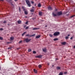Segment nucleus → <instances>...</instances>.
<instances>
[{"instance_id":"obj_39","label":"nucleus","mask_w":75,"mask_h":75,"mask_svg":"<svg viewBox=\"0 0 75 75\" xmlns=\"http://www.w3.org/2000/svg\"><path fill=\"white\" fill-rule=\"evenodd\" d=\"M10 49H11V47H8V50H10Z\"/></svg>"},{"instance_id":"obj_30","label":"nucleus","mask_w":75,"mask_h":75,"mask_svg":"<svg viewBox=\"0 0 75 75\" xmlns=\"http://www.w3.org/2000/svg\"><path fill=\"white\" fill-rule=\"evenodd\" d=\"M29 28V27H28V26H27L25 28V29H26V30H27V29H28V28Z\"/></svg>"},{"instance_id":"obj_22","label":"nucleus","mask_w":75,"mask_h":75,"mask_svg":"<svg viewBox=\"0 0 75 75\" xmlns=\"http://www.w3.org/2000/svg\"><path fill=\"white\" fill-rule=\"evenodd\" d=\"M54 41H57V40H58V39L57 38H54L53 39Z\"/></svg>"},{"instance_id":"obj_26","label":"nucleus","mask_w":75,"mask_h":75,"mask_svg":"<svg viewBox=\"0 0 75 75\" xmlns=\"http://www.w3.org/2000/svg\"><path fill=\"white\" fill-rule=\"evenodd\" d=\"M18 10H19V12H20L21 11V8H20V7H19V9H18Z\"/></svg>"},{"instance_id":"obj_14","label":"nucleus","mask_w":75,"mask_h":75,"mask_svg":"<svg viewBox=\"0 0 75 75\" xmlns=\"http://www.w3.org/2000/svg\"><path fill=\"white\" fill-rule=\"evenodd\" d=\"M32 51V50L31 49H29L28 50V52H31Z\"/></svg>"},{"instance_id":"obj_36","label":"nucleus","mask_w":75,"mask_h":75,"mask_svg":"<svg viewBox=\"0 0 75 75\" xmlns=\"http://www.w3.org/2000/svg\"><path fill=\"white\" fill-rule=\"evenodd\" d=\"M31 3L32 4H34V2L33 1H31Z\"/></svg>"},{"instance_id":"obj_44","label":"nucleus","mask_w":75,"mask_h":75,"mask_svg":"<svg viewBox=\"0 0 75 75\" xmlns=\"http://www.w3.org/2000/svg\"><path fill=\"white\" fill-rule=\"evenodd\" d=\"M68 37H69V36H70V35H69V34L67 35Z\"/></svg>"},{"instance_id":"obj_58","label":"nucleus","mask_w":75,"mask_h":75,"mask_svg":"<svg viewBox=\"0 0 75 75\" xmlns=\"http://www.w3.org/2000/svg\"><path fill=\"white\" fill-rule=\"evenodd\" d=\"M0 1H3V0H0Z\"/></svg>"},{"instance_id":"obj_55","label":"nucleus","mask_w":75,"mask_h":75,"mask_svg":"<svg viewBox=\"0 0 75 75\" xmlns=\"http://www.w3.org/2000/svg\"><path fill=\"white\" fill-rule=\"evenodd\" d=\"M47 27V25H46L45 26V27Z\"/></svg>"},{"instance_id":"obj_50","label":"nucleus","mask_w":75,"mask_h":75,"mask_svg":"<svg viewBox=\"0 0 75 75\" xmlns=\"http://www.w3.org/2000/svg\"><path fill=\"white\" fill-rule=\"evenodd\" d=\"M35 8L34 7H33V6L32 7V8Z\"/></svg>"},{"instance_id":"obj_4","label":"nucleus","mask_w":75,"mask_h":75,"mask_svg":"<svg viewBox=\"0 0 75 75\" xmlns=\"http://www.w3.org/2000/svg\"><path fill=\"white\" fill-rule=\"evenodd\" d=\"M62 11L59 12L57 13V15L58 16H61V15H62Z\"/></svg>"},{"instance_id":"obj_25","label":"nucleus","mask_w":75,"mask_h":75,"mask_svg":"<svg viewBox=\"0 0 75 75\" xmlns=\"http://www.w3.org/2000/svg\"><path fill=\"white\" fill-rule=\"evenodd\" d=\"M38 29V28H33V30H37Z\"/></svg>"},{"instance_id":"obj_6","label":"nucleus","mask_w":75,"mask_h":75,"mask_svg":"<svg viewBox=\"0 0 75 75\" xmlns=\"http://www.w3.org/2000/svg\"><path fill=\"white\" fill-rule=\"evenodd\" d=\"M42 51L43 52H47V49L45 48L44 49H42Z\"/></svg>"},{"instance_id":"obj_2","label":"nucleus","mask_w":75,"mask_h":75,"mask_svg":"<svg viewBox=\"0 0 75 75\" xmlns=\"http://www.w3.org/2000/svg\"><path fill=\"white\" fill-rule=\"evenodd\" d=\"M60 33L58 32H56L54 33L53 34V35L54 36H58L59 34Z\"/></svg>"},{"instance_id":"obj_16","label":"nucleus","mask_w":75,"mask_h":75,"mask_svg":"<svg viewBox=\"0 0 75 75\" xmlns=\"http://www.w3.org/2000/svg\"><path fill=\"white\" fill-rule=\"evenodd\" d=\"M63 75V73L62 72H60L59 75Z\"/></svg>"},{"instance_id":"obj_20","label":"nucleus","mask_w":75,"mask_h":75,"mask_svg":"<svg viewBox=\"0 0 75 75\" xmlns=\"http://www.w3.org/2000/svg\"><path fill=\"white\" fill-rule=\"evenodd\" d=\"M22 8L23 9V11H25V8H24V7L22 6Z\"/></svg>"},{"instance_id":"obj_13","label":"nucleus","mask_w":75,"mask_h":75,"mask_svg":"<svg viewBox=\"0 0 75 75\" xmlns=\"http://www.w3.org/2000/svg\"><path fill=\"white\" fill-rule=\"evenodd\" d=\"M61 44H62V45H65V44H66V42H62Z\"/></svg>"},{"instance_id":"obj_54","label":"nucleus","mask_w":75,"mask_h":75,"mask_svg":"<svg viewBox=\"0 0 75 75\" xmlns=\"http://www.w3.org/2000/svg\"><path fill=\"white\" fill-rule=\"evenodd\" d=\"M14 1H17V0H14Z\"/></svg>"},{"instance_id":"obj_28","label":"nucleus","mask_w":75,"mask_h":75,"mask_svg":"<svg viewBox=\"0 0 75 75\" xmlns=\"http://www.w3.org/2000/svg\"><path fill=\"white\" fill-rule=\"evenodd\" d=\"M33 54H36V52L35 51H33Z\"/></svg>"},{"instance_id":"obj_33","label":"nucleus","mask_w":75,"mask_h":75,"mask_svg":"<svg viewBox=\"0 0 75 75\" xmlns=\"http://www.w3.org/2000/svg\"><path fill=\"white\" fill-rule=\"evenodd\" d=\"M26 37H28V36H30V35L29 34H27L26 35Z\"/></svg>"},{"instance_id":"obj_17","label":"nucleus","mask_w":75,"mask_h":75,"mask_svg":"<svg viewBox=\"0 0 75 75\" xmlns=\"http://www.w3.org/2000/svg\"><path fill=\"white\" fill-rule=\"evenodd\" d=\"M30 11L31 12H34V9H31L30 10Z\"/></svg>"},{"instance_id":"obj_53","label":"nucleus","mask_w":75,"mask_h":75,"mask_svg":"<svg viewBox=\"0 0 75 75\" xmlns=\"http://www.w3.org/2000/svg\"><path fill=\"white\" fill-rule=\"evenodd\" d=\"M47 64H48V65H49V63H47Z\"/></svg>"},{"instance_id":"obj_31","label":"nucleus","mask_w":75,"mask_h":75,"mask_svg":"<svg viewBox=\"0 0 75 75\" xmlns=\"http://www.w3.org/2000/svg\"><path fill=\"white\" fill-rule=\"evenodd\" d=\"M68 36H66L65 37V39H68Z\"/></svg>"},{"instance_id":"obj_52","label":"nucleus","mask_w":75,"mask_h":75,"mask_svg":"<svg viewBox=\"0 0 75 75\" xmlns=\"http://www.w3.org/2000/svg\"><path fill=\"white\" fill-rule=\"evenodd\" d=\"M27 18V16H25V18Z\"/></svg>"},{"instance_id":"obj_60","label":"nucleus","mask_w":75,"mask_h":75,"mask_svg":"<svg viewBox=\"0 0 75 75\" xmlns=\"http://www.w3.org/2000/svg\"><path fill=\"white\" fill-rule=\"evenodd\" d=\"M8 25H9V24H8Z\"/></svg>"},{"instance_id":"obj_11","label":"nucleus","mask_w":75,"mask_h":75,"mask_svg":"<svg viewBox=\"0 0 75 75\" xmlns=\"http://www.w3.org/2000/svg\"><path fill=\"white\" fill-rule=\"evenodd\" d=\"M41 36L40 35H38V36H37L36 37V38H39Z\"/></svg>"},{"instance_id":"obj_1","label":"nucleus","mask_w":75,"mask_h":75,"mask_svg":"<svg viewBox=\"0 0 75 75\" xmlns=\"http://www.w3.org/2000/svg\"><path fill=\"white\" fill-rule=\"evenodd\" d=\"M26 3L28 7H31V3H30V1H29V0H26Z\"/></svg>"},{"instance_id":"obj_46","label":"nucleus","mask_w":75,"mask_h":75,"mask_svg":"<svg viewBox=\"0 0 75 75\" xmlns=\"http://www.w3.org/2000/svg\"><path fill=\"white\" fill-rule=\"evenodd\" d=\"M26 26L25 25H24V28H25V27H26Z\"/></svg>"},{"instance_id":"obj_27","label":"nucleus","mask_w":75,"mask_h":75,"mask_svg":"<svg viewBox=\"0 0 75 75\" xmlns=\"http://www.w3.org/2000/svg\"><path fill=\"white\" fill-rule=\"evenodd\" d=\"M49 36H50V37H52V35L51 34H49Z\"/></svg>"},{"instance_id":"obj_8","label":"nucleus","mask_w":75,"mask_h":75,"mask_svg":"<svg viewBox=\"0 0 75 75\" xmlns=\"http://www.w3.org/2000/svg\"><path fill=\"white\" fill-rule=\"evenodd\" d=\"M42 12H39V15L40 16H42Z\"/></svg>"},{"instance_id":"obj_3","label":"nucleus","mask_w":75,"mask_h":75,"mask_svg":"<svg viewBox=\"0 0 75 75\" xmlns=\"http://www.w3.org/2000/svg\"><path fill=\"white\" fill-rule=\"evenodd\" d=\"M31 39H29L28 38L25 39L24 40V41H26V42H30L31 41Z\"/></svg>"},{"instance_id":"obj_10","label":"nucleus","mask_w":75,"mask_h":75,"mask_svg":"<svg viewBox=\"0 0 75 75\" xmlns=\"http://www.w3.org/2000/svg\"><path fill=\"white\" fill-rule=\"evenodd\" d=\"M38 7H41V4L39 3L38 4Z\"/></svg>"},{"instance_id":"obj_57","label":"nucleus","mask_w":75,"mask_h":75,"mask_svg":"<svg viewBox=\"0 0 75 75\" xmlns=\"http://www.w3.org/2000/svg\"><path fill=\"white\" fill-rule=\"evenodd\" d=\"M36 6V4H35V6Z\"/></svg>"},{"instance_id":"obj_35","label":"nucleus","mask_w":75,"mask_h":75,"mask_svg":"<svg viewBox=\"0 0 75 75\" xmlns=\"http://www.w3.org/2000/svg\"><path fill=\"white\" fill-rule=\"evenodd\" d=\"M22 42V40H21L20 41V42H19V44H20V43H21Z\"/></svg>"},{"instance_id":"obj_37","label":"nucleus","mask_w":75,"mask_h":75,"mask_svg":"<svg viewBox=\"0 0 75 75\" xmlns=\"http://www.w3.org/2000/svg\"><path fill=\"white\" fill-rule=\"evenodd\" d=\"M67 74V72H64V74Z\"/></svg>"},{"instance_id":"obj_45","label":"nucleus","mask_w":75,"mask_h":75,"mask_svg":"<svg viewBox=\"0 0 75 75\" xmlns=\"http://www.w3.org/2000/svg\"><path fill=\"white\" fill-rule=\"evenodd\" d=\"M55 11H57V9H55Z\"/></svg>"},{"instance_id":"obj_34","label":"nucleus","mask_w":75,"mask_h":75,"mask_svg":"<svg viewBox=\"0 0 75 75\" xmlns=\"http://www.w3.org/2000/svg\"><path fill=\"white\" fill-rule=\"evenodd\" d=\"M7 23V22L6 21H4L3 22L4 23Z\"/></svg>"},{"instance_id":"obj_40","label":"nucleus","mask_w":75,"mask_h":75,"mask_svg":"<svg viewBox=\"0 0 75 75\" xmlns=\"http://www.w3.org/2000/svg\"><path fill=\"white\" fill-rule=\"evenodd\" d=\"M9 43H11V42H7V44H9Z\"/></svg>"},{"instance_id":"obj_43","label":"nucleus","mask_w":75,"mask_h":75,"mask_svg":"<svg viewBox=\"0 0 75 75\" xmlns=\"http://www.w3.org/2000/svg\"><path fill=\"white\" fill-rule=\"evenodd\" d=\"M26 24H28V22H26L25 23Z\"/></svg>"},{"instance_id":"obj_9","label":"nucleus","mask_w":75,"mask_h":75,"mask_svg":"<svg viewBox=\"0 0 75 75\" xmlns=\"http://www.w3.org/2000/svg\"><path fill=\"white\" fill-rule=\"evenodd\" d=\"M52 14L54 17H56V16H57V14H55V13H54V12L52 13Z\"/></svg>"},{"instance_id":"obj_56","label":"nucleus","mask_w":75,"mask_h":75,"mask_svg":"<svg viewBox=\"0 0 75 75\" xmlns=\"http://www.w3.org/2000/svg\"><path fill=\"white\" fill-rule=\"evenodd\" d=\"M11 5H12V6H13V4H12V3H11Z\"/></svg>"},{"instance_id":"obj_32","label":"nucleus","mask_w":75,"mask_h":75,"mask_svg":"<svg viewBox=\"0 0 75 75\" xmlns=\"http://www.w3.org/2000/svg\"><path fill=\"white\" fill-rule=\"evenodd\" d=\"M75 16V15L72 16H71L70 18H72V17H74Z\"/></svg>"},{"instance_id":"obj_29","label":"nucleus","mask_w":75,"mask_h":75,"mask_svg":"<svg viewBox=\"0 0 75 75\" xmlns=\"http://www.w3.org/2000/svg\"><path fill=\"white\" fill-rule=\"evenodd\" d=\"M0 40H3V38H2L1 37H0Z\"/></svg>"},{"instance_id":"obj_49","label":"nucleus","mask_w":75,"mask_h":75,"mask_svg":"<svg viewBox=\"0 0 75 75\" xmlns=\"http://www.w3.org/2000/svg\"><path fill=\"white\" fill-rule=\"evenodd\" d=\"M73 48H75V45L74 46Z\"/></svg>"},{"instance_id":"obj_59","label":"nucleus","mask_w":75,"mask_h":75,"mask_svg":"<svg viewBox=\"0 0 75 75\" xmlns=\"http://www.w3.org/2000/svg\"><path fill=\"white\" fill-rule=\"evenodd\" d=\"M52 67H54V65H53V66H52Z\"/></svg>"},{"instance_id":"obj_48","label":"nucleus","mask_w":75,"mask_h":75,"mask_svg":"<svg viewBox=\"0 0 75 75\" xmlns=\"http://www.w3.org/2000/svg\"><path fill=\"white\" fill-rule=\"evenodd\" d=\"M19 49H20V48H17V50H19Z\"/></svg>"},{"instance_id":"obj_42","label":"nucleus","mask_w":75,"mask_h":75,"mask_svg":"<svg viewBox=\"0 0 75 75\" xmlns=\"http://www.w3.org/2000/svg\"><path fill=\"white\" fill-rule=\"evenodd\" d=\"M7 1L8 2V1H11V0H8Z\"/></svg>"},{"instance_id":"obj_19","label":"nucleus","mask_w":75,"mask_h":75,"mask_svg":"<svg viewBox=\"0 0 75 75\" xmlns=\"http://www.w3.org/2000/svg\"><path fill=\"white\" fill-rule=\"evenodd\" d=\"M33 71L35 73H37V70H35V69H34Z\"/></svg>"},{"instance_id":"obj_41","label":"nucleus","mask_w":75,"mask_h":75,"mask_svg":"<svg viewBox=\"0 0 75 75\" xmlns=\"http://www.w3.org/2000/svg\"><path fill=\"white\" fill-rule=\"evenodd\" d=\"M73 38V37H71V38H70V39L71 40H72V38Z\"/></svg>"},{"instance_id":"obj_12","label":"nucleus","mask_w":75,"mask_h":75,"mask_svg":"<svg viewBox=\"0 0 75 75\" xmlns=\"http://www.w3.org/2000/svg\"><path fill=\"white\" fill-rule=\"evenodd\" d=\"M14 37H11L10 38V39L11 40V41H12V40H14Z\"/></svg>"},{"instance_id":"obj_21","label":"nucleus","mask_w":75,"mask_h":75,"mask_svg":"<svg viewBox=\"0 0 75 75\" xmlns=\"http://www.w3.org/2000/svg\"><path fill=\"white\" fill-rule=\"evenodd\" d=\"M21 23V21H18V24H20V23Z\"/></svg>"},{"instance_id":"obj_15","label":"nucleus","mask_w":75,"mask_h":75,"mask_svg":"<svg viewBox=\"0 0 75 75\" xmlns=\"http://www.w3.org/2000/svg\"><path fill=\"white\" fill-rule=\"evenodd\" d=\"M24 11L25 14L26 15H27V14H28V13H27V11L25 10V11Z\"/></svg>"},{"instance_id":"obj_38","label":"nucleus","mask_w":75,"mask_h":75,"mask_svg":"<svg viewBox=\"0 0 75 75\" xmlns=\"http://www.w3.org/2000/svg\"><path fill=\"white\" fill-rule=\"evenodd\" d=\"M0 30H3V29L2 28H1L0 29Z\"/></svg>"},{"instance_id":"obj_5","label":"nucleus","mask_w":75,"mask_h":75,"mask_svg":"<svg viewBox=\"0 0 75 75\" xmlns=\"http://www.w3.org/2000/svg\"><path fill=\"white\" fill-rule=\"evenodd\" d=\"M47 8L48 10H51V11L52 10V8L50 6H48L47 7Z\"/></svg>"},{"instance_id":"obj_51","label":"nucleus","mask_w":75,"mask_h":75,"mask_svg":"<svg viewBox=\"0 0 75 75\" xmlns=\"http://www.w3.org/2000/svg\"><path fill=\"white\" fill-rule=\"evenodd\" d=\"M56 60H58V59L57 58H56Z\"/></svg>"},{"instance_id":"obj_24","label":"nucleus","mask_w":75,"mask_h":75,"mask_svg":"<svg viewBox=\"0 0 75 75\" xmlns=\"http://www.w3.org/2000/svg\"><path fill=\"white\" fill-rule=\"evenodd\" d=\"M57 69H58V70L60 69H61V68L59 67H57Z\"/></svg>"},{"instance_id":"obj_18","label":"nucleus","mask_w":75,"mask_h":75,"mask_svg":"<svg viewBox=\"0 0 75 75\" xmlns=\"http://www.w3.org/2000/svg\"><path fill=\"white\" fill-rule=\"evenodd\" d=\"M26 33H27L26 32H24V33L22 34V36H23V35H24V34H26Z\"/></svg>"},{"instance_id":"obj_47","label":"nucleus","mask_w":75,"mask_h":75,"mask_svg":"<svg viewBox=\"0 0 75 75\" xmlns=\"http://www.w3.org/2000/svg\"><path fill=\"white\" fill-rule=\"evenodd\" d=\"M35 35L34 34V35H32V36H34V35Z\"/></svg>"},{"instance_id":"obj_23","label":"nucleus","mask_w":75,"mask_h":75,"mask_svg":"<svg viewBox=\"0 0 75 75\" xmlns=\"http://www.w3.org/2000/svg\"><path fill=\"white\" fill-rule=\"evenodd\" d=\"M38 67L39 68H40L42 67V66H41V65L40 64L38 65Z\"/></svg>"},{"instance_id":"obj_7","label":"nucleus","mask_w":75,"mask_h":75,"mask_svg":"<svg viewBox=\"0 0 75 75\" xmlns=\"http://www.w3.org/2000/svg\"><path fill=\"white\" fill-rule=\"evenodd\" d=\"M36 58H41V57H42V55H40L38 56H37L35 57Z\"/></svg>"}]
</instances>
